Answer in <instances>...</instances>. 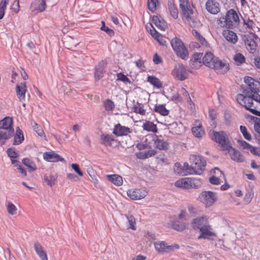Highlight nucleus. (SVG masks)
I'll use <instances>...</instances> for the list:
<instances>
[{"mask_svg": "<svg viewBox=\"0 0 260 260\" xmlns=\"http://www.w3.org/2000/svg\"><path fill=\"white\" fill-rule=\"evenodd\" d=\"M203 64L210 69H214L219 74H224L230 70L229 63L214 56L210 51L206 52L204 54L203 57Z\"/></svg>", "mask_w": 260, "mask_h": 260, "instance_id": "1", "label": "nucleus"}, {"mask_svg": "<svg viewBox=\"0 0 260 260\" xmlns=\"http://www.w3.org/2000/svg\"><path fill=\"white\" fill-rule=\"evenodd\" d=\"M12 117L7 116L0 120V145L5 144L6 140L13 137L14 129Z\"/></svg>", "mask_w": 260, "mask_h": 260, "instance_id": "2", "label": "nucleus"}, {"mask_svg": "<svg viewBox=\"0 0 260 260\" xmlns=\"http://www.w3.org/2000/svg\"><path fill=\"white\" fill-rule=\"evenodd\" d=\"M190 167L189 174H201L205 170L206 166V161L201 155L191 154L190 156Z\"/></svg>", "mask_w": 260, "mask_h": 260, "instance_id": "3", "label": "nucleus"}, {"mask_svg": "<svg viewBox=\"0 0 260 260\" xmlns=\"http://www.w3.org/2000/svg\"><path fill=\"white\" fill-rule=\"evenodd\" d=\"M236 100L240 105L244 107L250 112H251V110L254 109V107H257V106L254 105V101L257 103L260 104V99L256 100L255 94H248L247 93L238 94Z\"/></svg>", "mask_w": 260, "mask_h": 260, "instance_id": "4", "label": "nucleus"}, {"mask_svg": "<svg viewBox=\"0 0 260 260\" xmlns=\"http://www.w3.org/2000/svg\"><path fill=\"white\" fill-rule=\"evenodd\" d=\"M244 81L247 86L243 88V93L255 94L256 100L260 99V82L249 76L245 77Z\"/></svg>", "mask_w": 260, "mask_h": 260, "instance_id": "5", "label": "nucleus"}, {"mask_svg": "<svg viewBox=\"0 0 260 260\" xmlns=\"http://www.w3.org/2000/svg\"><path fill=\"white\" fill-rule=\"evenodd\" d=\"M171 45L176 55L182 59L188 57V51L183 42L178 38L175 37L171 41Z\"/></svg>", "mask_w": 260, "mask_h": 260, "instance_id": "6", "label": "nucleus"}, {"mask_svg": "<svg viewBox=\"0 0 260 260\" xmlns=\"http://www.w3.org/2000/svg\"><path fill=\"white\" fill-rule=\"evenodd\" d=\"M211 139L220 144L222 147L223 150H229L231 148L228 137L224 131L216 132L213 131L212 133Z\"/></svg>", "mask_w": 260, "mask_h": 260, "instance_id": "7", "label": "nucleus"}, {"mask_svg": "<svg viewBox=\"0 0 260 260\" xmlns=\"http://www.w3.org/2000/svg\"><path fill=\"white\" fill-rule=\"evenodd\" d=\"M198 200L202 203L206 208L212 206L217 200V194L211 191H204L200 193Z\"/></svg>", "mask_w": 260, "mask_h": 260, "instance_id": "8", "label": "nucleus"}, {"mask_svg": "<svg viewBox=\"0 0 260 260\" xmlns=\"http://www.w3.org/2000/svg\"><path fill=\"white\" fill-rule=\"evenodd\" d=\"M188 73H191V71L188 68L182 63L176 66L172 71V75L180 81H184L188 77Z\"/></svg>", "mask_w": 260, "mask_h": 260, "instance_id": "9", "label": "nucleus"}, {"mask_svg": "<svg viewBox=\"0 0 260 260\" xmlns=\"http://www.w3.org/2000/svg\"><path fill=\"white\" fill-rule=\"evenodd\" d=\"M242 39L245 43L247 49L249 52L253 53L255 52L257 44L254 39H257L258 38L253 34H251V36L248 35H244L241 36Z\"/></svg>", "mask_w": 260, "mask_h": 260, "instance_id": "10", "label": "nucleus"}, {"mask_svg": "<svg viewBox=\"0 0 260 260\" xmlns=\"http://www.w3.org/2000/svg\"><path fill=\"white\" fill-rule=\"evenodd\" d=\"M179 7L182 11L183 16L187 20H192L191 15L193 11L191 9V6L188 0H179Z\"/></svg>", "mask_w": 260, "mask_h": 260, "instance_id": "11", "label": "nucleus"}, {"mask_svg": "<svg viewBox=\"0 0 260 260\" xmlns=\"http://www.w3.org/2000/svg\"><path fill=\"white\" fill-rule=\"evenodd\" d=\"M154 245L155 250L159 253L169 252L173 250L174 248L178 249L179 245L177 244H175L172 245H167L165 241H158L154 243Z\"/></svg>", "mask_w": 260, "mask_h": 260, "instance_id": "12", "label": "nucleus"}, {"mask_svg": "<svg viewBox=\"0 0 260 260\" xmlns=\"http://www.w3.org/2000/svg\"><path fill=\"white\" fill-rule=\"evenodd\" d=\"M225 17L228 22V28L233 29L235 27V23H238L240 21L239 16L237 12L231 9L226 12Z\"/></svg>", "mask_w": 260, "mask_h": 260, "instance_id": "13", "label": "nucleus"}, {"mask_svg": "<svg viewBox=\"0 0 260 260\" xmlns=\"http://www.w3.org/2000/svg\"><path fill=\"white\" fill-rule=\"evenodd\" d=\"M147 192L141 188H133L127 190V196L133 200H139L144 198Z\"/></svg>", "mask_w": 260, "mask_h": 260, "instance_id": "14", "label": "nucleus"}, {"mask_svg": "<svg viewBox=\"0 0 260 260\" xmlns=\"http://www.w3.org/2000/svg\"><path fill=\"white\" fill-rule=\"evenodd\" d=\"M208 223L209 218L208 217L205 215L196 217L193 219L191 222L192 229L195 230H200L204 226H206Z\"/></svg>", "mask_w": 260, "mask_h": 260, "instance_id": "15", "label": "nucleus"}, {"mask_svg": "<svg viewBox=\"0 0 260 260\" xmlns=\"http://www.w3.org/2000/svg\"><path fill=\"white\" fill-rule=\"evenodd\" d=\"M101 143L105 146L116 147L118 145L117 140L112 135L102 134L100 136Z\"/></svg>", "mask_w": 260, "mask_h": 260, "instance_id": "16", "label": "nucleus"}, {"mask_svg": "<svg viewBox=\"0 0 260 260\" xmlns=\"http://www.w3.org/2000/svg\"><path fill=\"white\" fill-rule=\"evenodd\" d=\"M152 140L154 147L160 150H167L169 147V144L165 141L161 136L154 135Z\"/></svg>", "mask_w": 260, "mask_h": 260, "instance_id": "17", "label": "nucleus"}, {"mask_svg": "<svg viewBox=\"0 0 260 260\" xmlns=\"http://www.w3.org/2000/svg\"><path fill=\"white\" fill-rule=\"evenodd\" d=\"M199 231L200 234L198 237L199 239H210V237L215 236V234L213 232L212 226L209 224V223L206 226H204Z\"/></svg>", "mask_w": 260, "mask_h": 260, "instance_id": "18", "label": "nucleus"}, {"mask_svg": "<svg viewBox=\"0 0 260 260\" xmlns=\"http://www.w3.org/2000/svg\"><path fill=\"white\" fill-rule=\"evenodd\" d=\"M43 158L48 162H63L64 159L54 151H46L43 153Z\"/></svg>", "mask_w": 260, "mask_h": 260, "instance_id": "19", "label": "nucleus"}, {"mask_svg": "<svg viewBox=\"0 0 260 260\" xmlns=\"http://www.w3.org/2000/svg\"><path fill=\"white\" fill-rule=\"evenodd\" d=\"M46 8V4L45 0H35L30 6V9L33 12H43Z\"/></svg>", "mask_w": 260, "mask_h": 260, "instance_id": "20", "label": "nucleus"}, {"mask_svg": "<svg viewBox=\"0 0 260 260\" xmlns=\"http://www.w3.org/2000/svg\"><path fill=\"white\" fill-rule=\"evenodd\" d=\"M107 63L103 60H101L94 67V76L96 81L103 77V74Z\"/></svg>", "mask_w": 260, "mask_h": 260, "instance_id": "21", "label": "nucleus"}, {"mask_svg": "<svg viewBox=\"0 0 260 260\" xmlns=\"http://www.w3.org/2000/svg\"><path fill=\"white\" fill-rule=\"evenodd\" d=\"M131 133V129L124 126H122L120 123H118L114 126L113 134L117 137L127 136Z\"/></svg>", "mask_w": 260, "mask_h": 260, "instance_id": "22", "label": "nucleus"}, {"mask_svg": "<svg viewBox=\"0 0 260 260\" xmlns=\"http://www.w3.org/2000/svg\"><path fill=\"white\" fill-rule=\"evenodd\" d=\"M205 6L207 11L212 14H216L220 11L219 4L213 0H208Z\"/></svg>", "mask_w": 260, "mask_h": 260, "instance_id": "23", "label": "nucleus"}, {"mask_svg": "<svg viewBox=\"0 0 260 260\" xmlns=\"http://www.w3.org/2000/svg\"><path fill=\"white\" fill-rule=\"evenodd\" d=\"M152 22L161 30H165L168 27L167 22L159 15H154L152 18Z\"/></svg>", "mask_w": 260, "mask_h": 260, "instance_id": "24", "label": "nucleus"}, {"mask_svg": "<svg viewBox=\"0 0 260 260\" xmlns=\"http://www.w3.org/2000/svg\"><path fill=\"white\" fill-rule=\"evenodd\" d=\"M26 90V83L25 82L16 85V92L17 98L20 101L25 100Z\"/></svg>", "mask_w": 260, "mask_h": 260, "instance_id": "25", "label": "nucleus"}, {"mask_svg": "<svg viewBox=\"0 0 260 260\" xmlns=\"http://www.w3.org/2000/svg\"><path fill=\"white\" fill-rule=\"evenodd\" d=\"M228 150L230 153V155L232 159L236 162L244 161V158L239 150L232 147V146L231 148H230V149Z\"/></svg>", "mask_w": 260, "mask_h": 260, "instance_id": "26", "label": "nucleus"}, {"mask_svg": "<svg viewBox=\"0 0 260 260\" xmlns=\"http://www.w3.org/2000/svg\"><path fill=\"white\" fill-rule=\"evenodd\" d=\"M172 228L178 232H182L187 228V223L183 220L176 219L172 222Z\"/></svg>", "mask_w": 260, "mask_h": 260, "instance_id": "27", "label": "nucleus"}, {"mask_svg": "<svg viewBox=\"0 0 260 260\" xmlns=\"http://www.w3.org/2000/svg\"><path fill=\"white\" fill-rule=\"evenodd\" d=\"M14 141L13 145H18L22 143L24 140V136L23 132L19 127H17L16 129V133H14Z\"/></svg>", "mask_w": 260, "mask_h": 260, "instance_id": "28", "label": "nucleus"}, {"mask_svg": "<svg viewBox=\"0 0 260 260\" xmlns=\"http://www.w3.org/2000/svg\"><path fill=\"white\" fill-rule=\"evenodd\" d=\"M223 35L225 39L229 42L235 44L238 41L237 34L232 30H227L224 31Z\"/></svg>", "mask_w": 260, "mask_h": 260, "instance_id": "29", "label": "nucleus"}, {"mask_svg": "<svg viewBox=\"0 0 260 260\" xmlns=\"http://www.w3.org/2000/svg\"><path fill=\"white\" fill-rule=\"evenodd\" d=\"M34 248L36 252L42 260H48L46 252L43 250V247L39 242L34 244Z\"/></svg>", "mask_w": 260, "mask_h": 260, "instance_id": "30", "label": "nucleus"}, {"mask_svg": "<svg viewBox=\"0 0 260 260\" xmlns=\"http://www.w3.org/2000/svg\"><path fill=\"white\" fill-rule=\"evenodd\" d=\"M142 127L145 131L154 133L157 132L158 131L156 124L150 121H145L143 124Z\"/></svg>", "mask_w": 260, "mask_h": 260, "instance_id": "31", "label": "nucleus"}, {"mask_svg": "<svg viewBox=\"0 0 260 260\" xmlns=\"http://www.w3.org/2000/svg\"><path fill=\"white\" fill-rule=\"evenodd\" d=\"M7 153L8 156L10 158L12 164L18 162V160L15 158L18 157L19 154L15 151V148L11 147L8 148L7 150Z\"/></svg>", "mask_w": 260, "mask_h": 260, "instance_id": "32", "label": "nucleus"}, {"mask_svg": "<svg viewBox=\"0 0 260 260\" xmlns=\"http://www.w3.org/2000/svg\"><path fill=\"white\" fill-rule=\"evenodd\" d=\"M188 182V178H182L175 182V186L182 189H188L189 188Z\"/></svg>", "mask_w": 260, "mask_h": 260, "instance_id": "33", "label": "nucleus"}, {"mask_svg": "<svg viewBox=\"0 0 260 260\" xmlns=\"http://www.w3.org/2000/svg\"><path fill=\"white\" fill-rule=\"evenodd\" d=\"M107 178L109 181H111L116 186H120L122 184V178L120 175L117 174L108 175H107Z\"/></svg>", "mask_w": 260, "mask_h": 260, "instance_id": "34", "label": "nucleus"}, {"mask_svg": "<svg viewBox=\"0 0 260 260\" xmlns=\"http://www.w3.org/2000/svg\"><path fill=\"white\" fill-rule=\"evenodd\" d=\"M157 153L155 149H151L146 151L140 152L138 153V157L140 159H146L147 158L154 156Z\"/></svg>", "mask_w": 260, "mask_h": 260, "instance_id": "35", "label": "nucleus"}, {"mask_svg": "<svg viewBox=\"0 0 260 260\" xmlns=\"http://www.w3.org/2000/svg\"><path fill=\"white\" fill-rule=\"evenodd\" d=\"M147 81L149 82L154 87L157 88H160L162 87V83L159 79L154 76H148Z\"/></svg>", "mask_w": 260, "mask_h": 260, "instance_id": "36", "label": "nucleus"}, {"mask_svg": "<svg viewBox=\"0 0 260 260\" xmlns=\"http://www.w3.org/2000/svg\"><path fill=\"white\" fill-rule=\"evenodd\" d=\"M132 110L135 113L139 114L142 115H144L146 113V110L144 109L143 104L138 102L134 104L133 105V107H132Z\"/></svg>", "mask_w": 260, "mask_h": 260, "instance_id": "37", "label": "nucleus"}, {"mask_svg": "<svg viewBox=\"0 0 260 260\" xmlns=\"http://www.w3.org/2000/svg\"><path fill=\"white\" fill-rule=\"evenodd\" d=\"M22 162L24 165L26 166L29 172H33L37 170V168L35 163L28 158H24L22 160Z\"/></svg>", "mask_w": 260, "mask_h": 260, "instance_id": "38", "label": "nucleus"}, {"mask_svg": "<svg viewBox=\"0 0 260 260\" xmlns=\"http://www.w3.org/2000/svg\"><path fill=\"white\" fill-rule=\"evenodd\" d=\"M192 32L193 36L203 46H207L209 45L205 38L197 30L194 29L192 30Z\"/></svg>", "mask_w": 260, "mask_h": 260, "instance_id": "39", "label": "nucleus"}, {"mask_svg": "<svg viewBox=\"0 0 260 260\" xmlns=\"http://www.w3.org/2000/svg\"><path fill=\"white\" fill-rule=\"evenodd\" d=\"M189 188H199L202 185V181L200 179L195 178H188Z\"/></svg>", "mask_w": 260, "mask_h": 260, "instance_id": "40", "label": "nucleus"}, {"mask_svg": "<svg viewBox=\"0 0 260 260\" xmlns=\"http://www.w3.org/2000/svg\"><path fill=\"white\" fill-rule=\"evenodd\" d=\"M154 111L162 116H167L169 114V111L166 109L165 105H155Z\"/></svg>", "mask_w": 260, "mask_h": 260, "instance_id": "41", "label": "nucleus"}, {"mask_svg": "<svg viewBox=\"0 0 260 260\" xmlns=\"http://www.w3.org/2000/svg\"><path fill=\"white\" fill-rule=\"evenodd\" d=\"M168 8L170 15L174 19H177L178 17V10L174 3L172 2L168 3Z\"/></svg>", "mask_w": 260, "mask_h": 260, "instance_id": "42", "label": "nucleus"}, {"mask_svg": "<svg viewBox=\"0 0 260 260\" xmlns=\"http://www.w3.org/2000/svg\"><path fill=\"white\" fill-rule=\"evenodd\" d=\"M31 125H32L34 131L36 132L39 136L43 137L44 136V132L42 127L41 125L37 124L35 120H31Z\"/></svg>", "mask_w": 260, "mask_h": 260, "instance_id": "43", "label": "nucleus"}, {"mask_svg": "<svg viewBox=\"0 0 260 260\" xmlns=\"http://www.w3.org/2000/svg\"><path fill=\"white\" fill-rule=\"evenodd\" d=\"M158 5V0H147L148 9L151 12L153 13L156 10L157 6Z\"/></svg>", "mask_w": 260, "mask_h": 260, "instance_id": "44", "label": "nucleus"}, {"mask_svg": "<svg viewBox=\"0 0 260 260\" xmlns=\"http://www.w3.org/2000/svg\"><path fill=\"white\" fill-rule=\"evenodd\" d=\"M103 106L105 110L107 111H112L115 106L114 102L109 99H107L104 101Z\"/></svg>", "mask_w": 260, "mask_h": 260, "instance_id": "45", "label": "nucleus"}, {"mask_svg": "<svg viewBox=\"0 0 260 260\" xmlns=\"http://www.w3.org/2000/svg\"><path fill=\"white\" fill-rule=\"evenodd\" d=\"M191 131L194 136L197 138H201L204 134V131L201 125L193 127Z\"/></svg>", "mask_w": 260, "mask_h": 260, "instance_id": "46", "label": "nucleus"}, {"mask_svg": "<svg viewBox=\"0 0 260 260\" xmlns=\"http://www.w3.org/2000/svg\"><path fill=\"white\" fill-rule=\"evenodd\" d=\"M240 131L245 139L249 141H250L252 140V136L250 133L248 131L246 126L240 125Z\"/></svg>", "mask_w": 260, "mask_h": 260, "instance_id": "47", "label": "nucleus"}, {"mask_svg": "<svg viewBox=\"0 0 260 260\" xmlns=\"http://www.w3.org/2000/svg\"><path fill=\"white\" fill-rule=\"evenodd\" d=\"M44 179L46 183L50 186H53L56 181L55 177L50 174L44 175Z\"/></svg>", "mask_w": 260, "mask_h": 260, "instance_id": "48", "label": "nucleus"}, {"mask_svg": "<svg viewBox=\"0 0 260 260\" xmlns=\"http://www.w3.org/2000/svg\"><path fill=\"white\" fill-rule=\"evenodd\" d=\"M234 60L237 65L239 66L245 61L244 56L240 53H236L234 57Z\"/></svg>", "mask_w": 260, "mask_h": 260, "instance_id": "49", "label": "nucleus"}, {"mask_svg": "<svg viewBox=\"0 0 260 260\" xmlns=\"http://www.w3.org/2000/svg\"><path fill=\"white\" fill-rule=\"evenodd\" d=\"M203 53H194L191 56L190 59V60H193L194 61L198 62L200 64L203 63Z\"/></svg>", "mask_w": 260, "mask_h": 260, "instance_id": "50", "label": "nucleus"}, {"mask_svg": "<svg viewBox=\"0 0 260 260\" xmlns=\"http://www.w3.org/2000/svg\"><path fill=\"white\" fill-rule=\"evenodd\" d=\"M101 23L102 25L101 27V29L106 32L109 36H113L115 34L114 30L112 29H111L108 26H106L104 21H102Z\"/></svg>", "mask_w": 260, "mask_h": 260, "instance_id": "51", "label": "nucleus"}, {"mask_svg": "<svg viewBox=\"0 0 260 260\" xmlns=\"http://www.w3.org/2000/svg\"><path fill=\"white\" fill-rule=\"evenodd\" d=\"M125 216L129 223V228L133 230H135L136 229L135 226L136 220L134 216L132 215H126Z\"/></svg>", "mask_w": 260, "mask_h": 260, "instance_id": "52", "label": "nucleus"}, {"mask_svg": "<svg viewBox=\"0 0 260 260\" xmlns=\"http://www.w3.org/2000/svg\"><path fill=\"white\" fill-rule=\"evenodd\" d=\"M12 165L14 167L17 168L19 173H21L23 176L25 177L27 176V172L25 169L23 167L19 161H18V162H16V164Z\"/></svg>", "mask_w": 260, "mask_h": 260, "instance_id": "53", "label": "nucleus"}, {"mask_svg": "<svg viewBox=\"0 0 260 260\" xmlns=\"http://www.w3.org/2000/svg\"><path fill=\"white\" fill-rule=\"evenodd\" d=\"M117 79V80L121 81L125 83H131L130 79L124 74L122 73H118L116 75Z\"/></svg>", "mask_w": 260, "mask_h": 260, "instance_id": "54", "label": "nucleus"}, {"mask_svg": "<svg viewBox=\"0 0 260 260\" xmlns=\"http://www.w3.org/2000/svg\"><path fill=\"white\" fill-rule=\"evenodd\" d=\"M7 211L8 213L11 215H14L16 213L17 208L16 206L11 202L8 203Z\"/></svg>", "mask_w": 260, "mask_h": 260, "instance_id": "55", "label": "nucleus"}, {"mask_svg": "<svg viewBox=\"0 0 260 260\" xmlns=\"http://www.w3.org/2000/svg\"><path fill=\"white\" fill-rule=\"evenodd\" d=\"M237 142L245 150H249L251 146V145L243 140H238Z\"/></svg>", "mask_w": 260, "mask_h": 260, "instance_id": "56", "label": "nucleus"}, {"mask_svg": "<svg viewBox=\"0 0 260 260\" xmlns=\"http://www.w3.org/2000/svg\"><path fill=\"white\" fill-rule=\"evenodd\" d=\"M217 23L221 27H225L228 28V22H226V18L225 16L220 17L217 20Z\"/></svg>", "mask_w": 260, "mask_h": 260, "instance_id": "57", "label": "nucleus"}, {"mask_svg": "<svg viewBox=\"0 0 260 260\" xmlns=\"http://www.w3.org/2000/svg\"><path fill=\"white\" fill-rule=\"evenodd\" d=\"M188 211L191 216H195L198 213V210L192 205H188L187 206Z\"/></svg>", "mask_w": 260, "mask_h": 260, "instance_id": "58", "label": "nucleus"}, {"mask_svg": "<svg viewBox=\"0 0 260 260\" xmlns=\"http://www.w3.org/2000/svg\"><path fill=\"white\" fill-rule=\"evenodd\" d=\"M253 197V193L251 191H248L244 197V201L245 202L249 203Z\"/></svg>", "mask_w": 260, "mask_h": 260, "instance_id": "59", "label": "nucleus"}, {"mask_svg": "<svg viewBox=\"0 0 260 260\" xmlns=\"http://www.w3.org/2000/svg\"><path fill=\"white\" fill-rule=\"evenodd\" d=\"M209 182L213 185H218L220 183L219 178L214 176H212L209 178Z\"/></svg>", "mask_w": 260, "mask_h": 260, "instance_id": "60", "label": "nucleus"}, {"mask_svg": "<svg viewBox=\"0 0 260 260\" xmlns=\"http://www.w3.org/2000/svg\"><path fill=\"white\" fill-rule=\"evenodd\" d=\"M188 215L186 212L185 210H182L178 215V218L181 220H187Z\"/></svg>", "mask_w": 260, "mask_h": 260, "instance_id": "61", "label": "nucleus"}, {"mask_svg": "<svg viewBox=\"0 0 260 260\" xmlns=\"http://www.w3.org/2000/svg\"><path fill=\"white\" fill-rule=\"evenodd\" d=\"M136 147L138 148V149H139L140 150H144V149H147V148L150 149L151 148V146L150 145L147 144H144L142 143H140L137 145Z\"/></svg>", "mask_w": 260, "mask_h": 260, "instance_id": "62", "label": "nucleus"}, {"mask_svg": "<svg viewBox=\"0 0 260 260\" xmlns=\"http://www.w3.org/2000/svg\"><path fill=\"white\" fill-rule=\"evenodd\" d=\"M72 169L80 176L83 175V172L80 170L79 166L77 164H73L72 165Z\"/></svg>", "mask_w": 260, "mask_h": 260, "instance_id": "63", "label": "nucleus"}, {"mask_svg": "<svg viewBox=\"0 0 260 260\" xmlns=\"http://www.w3.org/2000/svg\"><path fill=\"white\" fill-rule=\"evenodd\" d=\"M189 64L190 67L194 69H198L202 66L201 64L198 63V62L194 61L193 60H189Z\"/></svg>", "mask_w": 260, "mask_h": 260, "instance_id": "64", "label": "nucleus"}]
</instances>
